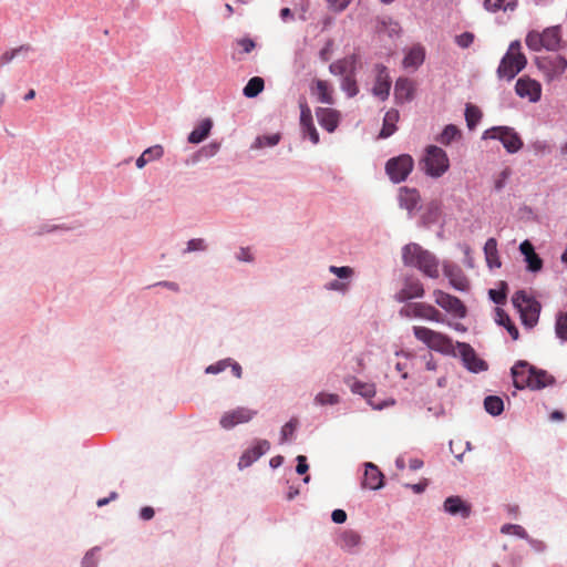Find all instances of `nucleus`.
<instances>
[{"label": "nucleus", "instance_id": "obj_53", "mask_svg": "<svg viewBox=\"0 0 567 567\" xmlns=\"http://www.w3.org/2000/svg\"><path fill=\"white\" fill-rule=\"evenodd\" d=\"M350 2L351 0H327L329 9L336 12L343 11Z\"/></svg>", "mask_w": 567, "mask_h": 567}, {"label": "nucleus", "instance_id": "obj_25", "mask_svg": "<svg viewBox=\"0 0 567 567\" xmlns=\"http://www.w3.org/2000/svg\"><path fill=\"white\" fill-rule=\"evenodd\" d=\"M300 124L305 135H308L313 144L319 142V134L312 123V115L310 109H301Z\"/></svg>", "mask_w": 567, "mask_h": 567}, {"label": "nucleus", "instance_id": "obj_46", "mask_svg": "<svg viewBox=\"0 0 567 567\" xmlns=\"http://www.w3.org/2000/svg\"><path fill=\"white\" fill-rule=\"evenodd\" d=\"M474 39V33L466 31L455 37V43L462 49H467L473 44Z\"/></svg>", "mask_w": 567, "mask_h": 567}, {"label": "nucleus", "instance_id": "obj_42", "mask_svg": "<svg viewBox=\"0 0 567 567\" xmlns=\"http://www.w3.org/2000/svg\"><path fill=\"white\" fill-rule=\"evenodd\" d=\"M489 298L497 305H504L506 302L507 284L501 281L499 289H491L488 291Z\"/></svg>", "mask_w": 567, "mask_h": 567}, {"label": "nucleus", "instance_id": "obj_12", "mask_svg": "<svg viewBox=\"0 0 567 567\" xmlns=\"http://www.w3.org/2000/svg\"><path fill=\"white\" fill-rule=\"evenodd\" d=\"M515 91L520 97L527 99V101L530 103H535L540 97L542 86L535 80L529 78H520L515 84Z\"/></svg>", "mask_w": 567, "mask_h": 567}, {"label": "nucleus", "instance_id": "obj_38", "mask_svg": "<svg viewBox=\"0 0 567 567\" xmlns=\"http://www.w3.org/2000/svg\"><path fill=\"white\" fill-rule=\"evenodd\" d=\"M484 408L491 415H499L504 410V402L499 396L489 395L484 400Z\"/></svg>", "mask_w": 567, "mask_h": 567}, {"label": "nucleus", "instance_id": "obj_45", "mask_svg": "<svg viewBox=\"0 0 567 567\" xmlns=\"http://www.w3.org/2000/svg\"><path fill=\"white\" fill-rule=\"evenodd\" d=\"M297 426H298V420L297 419H291L289 422H287L282 426V429H281V443L290 440L293 436Z\"/></svg>", "mask_w": 567, "mask_h": 567}, {"label": "nucleus", "instance_id": "obj_21", "mask_svg": "<svg viewBox=\"0 0 567 567\" xmlns=\"http://www.w3.org/2000/svg\"><path fill=\"white\" fill-rule=\"evenodd\" d=\"M444 509L451 515L466 518L471 514V506L458 496H450L444 502Z\"/></svg>", "mask_w": 567, "mask_h": 567}, {"label": "nucleus", "instance_id": "obj_41", "mask_svg": "<svg viewBox=\"0 0 567 567\" xmlns=\"http://www.w3.org/2000/svg\"><path fill=\"white\" fill-rule=\"evenodd\" d=\"M280 141V134L279 133H275V134H271V135H262V136H258L254 144L251 145L252 148H262V147H266V146H275L279 143Z\"/></svg>", "mask_w": 567, "mask_h": 567}, {"label": "nucleus", "instance_id": "obj_26", "mask_svg": "<svg viewBox=\"0 0 567 567\" xmlns=\"http://www.w3.org/2000/svg\"><path fill=\"white\" fill-rule=\"evenodd\" d=\"M444 274L450 279V284L453 288L460 291L467 290L468 280L458 268L445 266Z\"/></svg>", "mask_w": 567, "mask_h": 567}, {"label": "nucleus", "instance_id": "obj_58", "mask_svg": "<svg viewBox=\"0 0 567 567\" xmlns=\"http://www.w3.org/2000/svg\"><path fill=\"white\" fill-rule=\"evenodd\" d=\"M297 461H298V464H297V467H296L297 473L298 474H305L308 471V468H309V466L307 464V457L303 456V455H299L297 457Z\"/></svg>", "mask_w": 567, "mask_h": 567}, {"label": "nucleus", "instance_id": "obj_23", "mask_svg": "<svg viewBox=\"0 0 567 567\" xmlns=\"http://www.w3.org/2000/svg\"><path fill=\"white\" fill-rule=\"evenodd\" d=\"M317 117L322 127L333 132L339 123V112L336 109H317Z\"/></svg>", "mask_w": 567, "mask_h": 567}, {"label": "nucleus", "instance_id": "obj_36", "mask_svg": "<svg viewBox=\"0 0 567 567\" xmlns=\"http://www.w3.org/2000/svg\"><path fill=\"white\" fill-rule=\"evenodd\" d=\"M361 537L354 530H344L339 538L340 546L344 549H352L360 544Z\"/></svg>", "mask_w": 567, "mask_h": 567}, {"label": "nucleus", "instance_id": "obj_6", "mask_svg": "<svg viewBox=\"0 0 567 567\" xmlns=\"http://www.w3.org/2000/svg\"><path fill=\"white\" fill-rule=\"evenodd\" d=\"M514 307L520 313L523 323L533 328L539 319V302L524 290L516 291L512 298Z\"/></svg>", "mask_w": 567, "mask_h": 567}, {"label": "nucleus", "instance_id": "obj_39", "mask_svg": "<svg viewBox=\"0 0 567 567\" xmlns=\"http://www.w3.org/2000/svg\"><path fill=\"white\" fill-rule=\"evenodd\" d=\"M265 82L259 76L251 78L245 85L243 93L247 97H255L264 90Z\"/></svg>", "mask_w": 567, "mask_h": 567}, {"label": "nucleus", "instance_id": "obj_48", "mask_svg": "<svg viewBox=\"0 0 567 567\" xmlns=\"http://www.w3.org/2000/svg\"><path fill=\"white\" fill-rule=\"evenodd\" d=\"M315 401L321 405H324V404L333 405V404L339 403V395L321 392V393L317 394Z\"/></svg>", "mask_w": 567, "mask_h": 567}, {"label": "nucleus", "instance_id": "obj_24", "mask_svg": "<svg viewBox=\"0 0 567 567\" xmlns=\"http://www.w3.org/2000/svg\"><path fill=\"white\" fill-rule=\"evenodd\" d=\"M399 120L400 114L398 109H390L383 117V125L379 134V137L388 138L391 135H393L398 130L396 123L399 122Z\"/></svg>", "mask_w": 567, "mask_h": 567}, {"label": "nucleus", "instance_id": "obj_7", "mask_svg": "<svg viewBox=\"0 0 567 567\" xmlns=\"http://www.w3.org/2000/svg\"><path fill=\"white\" fill-rule=\"evenodd\" d=\"M483 140H498L508 153H517L523 147V141L514 128L508 126H494L486 130Z\"/></svg>", "mask_w": 567, "mask_h": 567}, {"label": "nucleus", "instance_id": "obj_11", "mask_svg": "<svg viewBox=\"0 0 567 567\" xmlns=\"http://www.w3.org/2000/svg\"><path fill=\"white\" fill-rule=\"evenodd\" d=\"M375 81L372 87V93L381 102L385 101L389 96L391 89V80L386 66L378 64L375 66Z\"/></svg>", "mask_w": 567, "mask_h": 567}, {"label": "nucleus", "instance_id": "obj_51", "mask_svg": "<svg viewBox=\"0 0 567 567\" xmlns=\"http://www.w3.org/2000/svg\"><path fill=\"white\" fill-rule=\"evenodd\" d=\"M528 264V269L530 271H539L543 267V260L539 258V256L535 252L528 257L525 258Z\"/></svg>", "mask_w": 567, "mask_h": 567}, {"label": "nucleus", "instance_id": "obj_64", "mask_svg": "<svg viewBox=\"0 0 567 567\" xmlns=\"http://www.w3.org/2000/svg\"><path fill=\"white\" fill-rule=\"evenodd\" d=\"M423 466V462L419 458H413L410 461V468L413 471H417Z\"/></svg>", "mask_w": 567, "mask_h": 567}, {"label": "nucleus", "instance_id": "obj_56", "mask_svg": "<svg viewBox=\"0 0 567 567\" xmlns=\"http://www.w3.org/2000/svg\"><path fill=\"white\" fill-rule=\"evenodd\" d=\"M505 55L516 56V55H524L520 52V42L518 40L513 41Z\"/></svg>", "mask_w": 567, "mask_h": 567}, {"label": "nucleus", "instance_id": "obj_3", "mask_svg": "<svg viewBox=\"0 0 567 567\" xmlns=\"http://www.w3.org/2000/svg\"><path fill=\"white\" fill-rule=\"evenodd\" d=\"M402 258L406 266L417 268L430 278H437L440 276L439 260L436 257L417 244L412 243L406 245L403 248Z\"/></svg>", "mask_w": 567, "mask_h": 567}, {"label": "nucleus", "instance_id": "obj_28", "mask_svg": "<svg viewBox=\"0 0 567 567\" xmlns=\"http://www.w3.org/2000/svg\"><path fill=\"white\" fill-rule=\"evenodd\" d=\"M212 126L213 121L210 118L202 120L188 135V142L192 144H198L203 142L208 136Z\"/></svg>", "mask_w": 567, "mask_h": 567}, {"label": "nucleus", "instance_id": "obj_40", "mask_svg": "<svg viewBox=\"0 0 567 567\" xmlns=\"http://www.w3.org/2000/svg\"><path fill=\"white\" fill-rule=\"evenodd\" d=\"M340 87L349 97L355 96L359 92L355 73L342 78Z\"/></svg>", "mask_w": 567, "mask_h": 567}, {"label": "nucleus", "instance_id": "obj_18", "mask_svg": "<svg viewBox=\"0 0 567 567\" xmlns=\"http://www.w3.org/2000/svg\"><path fill=\"white\" fill-rule=\"evenodd\" d=\"M355 69L357 56L354 54L337 60L329 65L330 73L336 76H341V79L355 73Z\"/></svg>", "mask_w": 567, "mask_h": 567}, {"label": "nucleus", "instance_id": "obj_60", "mask_svg": "<svg viewBox=\"0 0 567 567\" xmlns=\"http://www.w3.org/2000/svg\"><path fill=\"white\" fill-rule=\"evenodd\" d=\"M82 567H96V560L93 551H90L84 556Z\"/></svg>", "mask_w": 567, "mask_h": 567}, {"label": "nucleus", "instance_id": "obj_43", "mask_svg": "<svg viewBox=\"0 0 567 567\" xmlns=\"http://www.w3.org/2000/svg\"><path fill=\"white\" fill-rule=\"evenodd\" d=\"M483 116L481 109H465V120L467 127L474 130Z\"/></svg>", "mask_w": 567, "mask_h": 567}, {"label": "nucleus", "instance_id": "obj_33", "mask_svg": "<svg viewBox=\"0 0 567 567\" xmlns=\"http://www.w3.org/2000/svg\"><path fill=\"white\" fill-rule=\"evenodd\" d=\"M349 385L353 393L360 394L369 400L375 394V386L372 383H363L355 379H351V383H349Z\"/></svg>", "mask_w": 567, "mask_h": 567}, {"label": "nucleus", "instance_id": "obj_10", "mask_svg": "<svg viewBox=\"0 0 567 567\" xmlns=\"http://www.w3.org/2000/svg\"><path fill=\"white\" fill-rule=\"evenodd\" d=\"M526 63L525 55H504L498 65L497 74L501 79L511 81L525 68Z\"/></svg>", "mask_w": 567, "mask_h": 567}, {"label": "nucleus", "instance_id": "obj_14", "mask_svg": "<svg viewBox=\"0 0 567 567\" xmlns=\"http://www.w3.org/2000/svg\"><path fill=\"white\" fill-rule=\"evenodd\" d=\"M424 292L423 285L419 279L406 278L402 289L396 292L394 298L399 302H405L414 298H422Z\"/></svg>", "mask_w": 567, "mask_h": 567}, {"label": "nucleus", "instance_id": "obj_55", "mask_svg": "<svg viewBox=\"0 0 567 567\" xmlns=\"http://www.w3.org/2000/svg\"><path fill=\"white\" fill-rule=\"evenodd\" d=\"M230 364L228 360L219 361L216 364H212L206 369L207 373L216 374L223 370H225L226 365Z\"/></svg>", "mask_w": 567, "mask_h": 567}, {"label": "nucleus", "instance_id": "obj_52", "mask_svg": "<svg viewBox=\"0 0 567 567\" xmlns=\"http://www.w3.org/2000/svg\"><path fill=\"white\" fill-rule=\"evenodd\" d=\"M236 44L241 48L244 53H250L256 47L255 41L247 37L236 40Z\"/></svg>", "mask_w": 567, "mask_h": 567}, {"label": "nucleus", "instance_id": "obj_22", "mask_svg": "<svg viewBox=\"0 0 567 567\" xmlns=\"http://www.w3.org/2000/svg\"><path fill=\"white\" fill-rule=\"evenodd\" d=\"M332 86L324 80H315L311 85V94L316 96L319 103L331 104L332 100Z\"/></svg>", "mask_w": 567, "mask_h": 567}, {"label": "nucleus", "instance_id": "obj_57", "mask_svg": "<svg viewBox=\"0 0 567 567\" xmlns=\"http://www.w3.org/2000/svg\"><path fill=\"white\" fill-rule=\"evenodd\" d=\"M331 518L337 524H342L347 520V513L343 509H334L331 514Z\"/></svg>", "mask_w": 567, "mask_h": 567}, {"label": "nucleus", "instance_id": "obj_34", "mask_svg": "<svg viewBox=\"0 0 567 567\" xmlns=\"http://www.w3.org/2000/svg\"><path fill=\"white\" fill-rule=\"evenodd\" d=\"M517 0H484L485 9L488 11H498L502 10L513 11L516 7Z\"/></svg>", "mask_w": 567, "mask_h": 567}, {"label": "nucleus", "instance_id": "obj_1", "mask_svg": "<svg viewBox=\"0 0 567 567\" xmlns=\"http://www.w3.org/2000/svg\"><path fill=\"white\" fill-rule=\"evenodd\" d=\"M413 333L414 337L429 349L445 355H454L455 348H457L466 368L473 372H480L487 369L486 362L477 358L474 349L467 343L456 342L454 344L452 338L447 334L423 326H414Z\"/></svg>", "mask_w": 567, "mask_h": 567}, {"label": "nucleus", "instance_id": "obj_49", "mask_svg": "<svg viewBox=\"0 0 567 567\" xmlns=\"http://www.w3.org/2000/svg\"><path fill=\"white\" fill-rule=\"evenodd\" d=\"M329 271L332 272L333 275H336L340 279L350 278V277H352V275L354 272L353 269L349 266H343V267L330 266Z\"/></svg>", "mask_w": 567, "mask_h": 567}, {"label": "nucleus", "instance_id": "obj_63", "mask_svg": "<svg viewBox=\"0 0 567 567\" xmlns=\"http://www.w3.org/2000/svg\"><path fill=\"white\" fill-rule=\"evenodd\" d=\"M237 258L241 261H251L252 255L250 254L248 248H241L240 251L238 252Z\"/></svg>", "mask_w": 567, "mask_h": 567}, {"label": "nucleus", "instance_id": "obj_50", "mask_svg": "<svg viewBox=\"0 0 567 567\" xmlns=\"http://www.w3.org/2000/svg\"><path fill=\"white\" fill-rule=\"evenodd\" d=\"M417 302H412L403 306L399 315L404 318H416Z\"/></svg>", "mask_w": 567, "mask_h": 567}, {"label": "nucleus", "instance_id": "obj_16", "mask_svg": "<svg viewBox=\"0 0 567 567\" xmlns=\"http://www.w3.org/2000/svg\"><path fill=\"white\" fill-rule=\"evenodd\" d=\"M537 64L551 78L563 74L567 68V60L561 55H554L548 58H538Z\"/></svg>", "mask_w": 567, "mask_h": 567}, {"label": "nucleus", "instance_id": "obj_31", "mask_svg": "<svg viewBox=\"0 0 567 567\" xmlns=\"http://www.w3.org/2000/svg\"><path fill=\"white\" fill-rule=\"evenodd\" d=\"M424 58V50L421 47H414L405 54L403 65L404 68L416 69L423 63Z\"/></svg>", "mask_w": 567, "mask_h": 567}, {"label": "nucleus", "instance_id": "obj_19", "mask_svg": "<svg viewBox=\"0 0 567 567\" xmlns=\"http://www.w3.org/2000/svg\"><path fill=\"white\" fill-rule=\"evenodd\" d=\"M414 90L415 87L412 80L406 78L398 79L394 85L395 100L401 104L411 102Z\"/></svg>", "mask_w": 567, "mask_h": 567}, {"label": "nucleus", "instance_id": "obj_27", "mask_svg": "<svg viewBox=\"0 0 567 567\" xmlns=\"http://www.w3.org/2000/svg\"><path fill=\"white\" fill-rule=\"evenodd\" d=\"M416 318L433 322L444 321V316L434 306L426 302H417Z\"/></svg>", "mask_w": 567, "mask_h": 567}, {"label": "nucleus", "instance_id": "obj_17", "mask_svg": "<svg viewBox=\"0 0 567 567\" xmlns=\"http://www.w3.org/2000/svg\"><path fill=\"white\" fill-rule=\"evenodd\" d=\"M384 476L373 463L365 464V471L362 480V487L377 491L383 487Z\"/></svg>", "mask_w": 567, "mask_h": 567}, {"label": "nucleus", "instance_id": "obj_44", "mask_svg": "<svg viewBox=\"0 0 567 567\" xmlns=\"http://www.w3.org/2000/svg\"><path fill=\"white\" fill-rule=\"evenodd\" d=\"M555 329L557 337L567 341V311L557 317Z\"/></svg>", "mask_w": 567, "mask_h": 567}, {"label": "nucleus", "instance_id": "obj_5", "mask_svg": "<svg viewBox=\"0 0 567 567\" xmlns=\"http://www.w3.org/2000/svg\"><path fill=\"white\" fill-rule=\"evenodd\" d=\"M526 45L529 50L538 52L543 49L547 51L558 50L561 42V32L559 25L549 27L538 31H529L525 39Z\"/></svg>", "mask_w": 567, "mask_h": 567}, {"label": "nucleus", "instance_id": "obj_29", "mask_svg": "<svg viewBox=\"0 0 567 567\" xmlns=\"http://www.w3.org/2000/svg\"><path fill=\"white\" fill-rule=\"evenodd\" d=\"M485 259L489 268H499L501 260L497 251V241L495 238H489L484 245Z\"/></svg>", "mask_w": 567, "mask_h": 567}, {"label": "nucleus", "instance_id": "obj_62", "mask_svg": "<svg viewBox=\"0 0 567 567\" xmlns=\"http://www.w3.org/2000/svg\"><path fill=\"white\" fill-rule=\"evenodd\" d=\"M154 509L150 506H145L141 509V517L144 519V520H148V519H152L154 517Z\"/></svg>", "mask_w": 567, "mask_h": 567}, {"label": "nucleus", "instance_id": "obj_35", "mask_svg": "<svg viewBox=\"0 0 567 567\" xmlns=\"http://www.w3.org/2000/svg\"><path fill=\"white\" fill-rule=\"evenodd\" d=\"M31 51L30 45H21L19 48L6 51L0 55V66H4L13 61L16 58L25 56Z\"/></svg>", "mask_w": 567, "mask_h": 567}, {"label": "nucleus", "instance_id": "obj_15", "mask_svg": "<svg viewBox=\"0 0 567 567\" xmlns=\"http://www.w3.org/2000/svg\"><path fill=\"white\" fill-rule=\"evenodd\" d=\"M270 450V443L267 440H257L251 449H248L240 456L238 466L240 468L250 466L259 457Z\"/></svg>", "mask_w": 567, "mask_h": 567}, {"label": "nucleus", "instance_id": "obj_13", "mask_svg": "<svg viewBox=\"0 0 567 567\" xmlns=\"http://www.w3.org/2000/svg\"><path fill=\"white\" fill-rule=\"evenodd\" d=\"M256 415V411L247 408H237L233 411L226 412L220 419L221 427L229 430L237 424L247 423Z\"/></svg>", "mask_w": 567, "mask_h": 567}, {"label": "nucleus", "instance_id": "obj_30", "mask_svg": "<svg viewBox=\"0 0 567 567\" xmlns=\"http://www.w3.org/2000/svg\"><path fill=\"white\" fill-rule=\"evenodd\" d=\"M163 154L164 150L161 145L151 146L136 159V166L143 168L147 163L161 158Z\"/></svg>", "mask_w": 567, "mask_h": 567}, {"label": "nucleus", "instance_id": "obj_59", "mask_svg": "<svg viewBox=\"0 0 567 567\" xmlns=\"http://www.w3.org/2000/svg\"><path fill=\"white\" fill-rule=\"evenodd\" d=\"M519 250L525 256V258L535 254L534 247L528 240H525L520 244Z\"/></svg>", "mask_w": 567, "mask_h": 567}, {"label": "nucleus", "instance_id": "obj_20", "mask_svg": "<svg viewBox=\"0 0 567 567\" xmlns=\"http://www.w3.org/2000/svg\"><path fill=\"white\" fill-rule=\"evenodd\" d=\"M420 199V194L415 188L401 187L399 189L400 207L406 209L409 213L417 208Z\"/></svg>", "mask_w": 567, "mask_h": 567}, {"label": "nucleus", "instance_id": "obj_8", "mask_svg": "<svg viewBox=\"0 0 567 567\" xmlns=\"http://www.w3.org/2000/svg\"><path fill=\"white\" fill-rule=\"evenodd\" d=\"M414 167V161L409 154H401L390 158L385 164V172L393 183H401L408 178Z\"/></svg>", "mask_w": 567, "mask_h": 567}, {"label": "nucleus", "instance_id": "obj_2", "mask_svg": "<svg viewBox=\"0 0 567 567\" xmlns=\"http://www.w3.org/2000/svg\"><path fill=\"white\" fill-rule=\"evenodd\" d=\"M513 382L515 388L542 390L555 383V378L547 371L537 369L526 361H518L512 368Z\"/></svg>", "mask_w": 567, "mask_h": 567}, {"label": "nucleus", "instance_id": "obj_54", "mask_svg": "<svg viewBox=\"0 0 567 567\" xmlns=\"http://www.w3.org/2000/svg\"><path fill=\"white\" fill-rule=\"evenodd\" d=\"M205 243L200 238L190 239L187 243L186 252L197 251V250H204L205 249Z\"/></svg>", "mask_w": 567, "mask_h": 567}, {"label": "nucleus", "instance_id": "obj_9", "mask_svg": "<svg viewBox=\"0 0 567 567\" xmlns=\"http://www.w3.org/2000/svg\"><path fill=\"white\" fill-rule=\"evenodd\" d=\"M433 297L435 303L452 316L460 319L466 316V307L457 297L444 292L440 289H435L433 291Z\"/></svg>", "mask_w": 567, "mask_h": 567}, {"label": "nucleus", "instance_id": "obj_61", "mask_svg": "<svg viewBox=\"0 0 567 567\" xmlns=\"http://www.w3.org/2000/svg\"><path fill=\"white\" fill-rule=\"evenodd\" d=\"M328 288L331 290L346 291L348 289V284L333 280L329 284Z\"/></svg>", "mask_w": 567, "mask_h": 567}, {"label": "nucleus", "instance_id": "obj_4", "mask_svg": "<svg viewBox=\"0 0 567 567\" xmlns=\"http://www.w3.org/2000/svg\"><path fill=\"white\" fill-rule=\"evenodd\" d=\"M420 166L426 175L439 178L449 171L450 159L443 148L436 145H427L424 148V154L420 161Z\"/></svg>", "mask_w": 567, "mask_h": 567}, {"label": "nucleus", "instance_id": "obj_32", "mask_svg": "<svg viewBox=\"0 0 567 567\" xmlns=\"http://www.w3.org/2000/svg\"><path fill=\"white\" fill-rule=\"evenodd\" d=\"M495 313H496V318H495L496 322L498 324L505 327L506 330L508 331V333L511 334V337L514 340H517L518 336H519L518 329L512 322L509 316L502 308H496Z\"/></svg>", "mask_w": 567, "mask_h": 567}, {"label": "nucleus", "instance_id": "obj_37", "mask_svg": "<svg viewBox=\"0 0 567 567\" xmlns=\"http://www.w3.org/2000/svg\"><path fill=\"white\" fill-rule=\"evenodd\" d=\"M461 137L460 130L453 125H446L442 133L436 137V141L445 146L450 145L454 140Z\"/></svg>", "mask_w": 567, "mask_h": 567}, {"label": "nucleus", "instance_id": "obj_47", "mask_svg": "<svg viewBox=\"0 0 567 567\" xmlns=\"http://www.w3.org/2000/svg\"><path fill=\"white\" fill-rule=\"evenodd\" d=\"M501 532L503 534H507V535L511 534V535L518 536L520 538L526 537V530L519 525L505 524L502 526Z\"/></svg>", "mask_w": 567, "mask_h": 567}]
</instances>
